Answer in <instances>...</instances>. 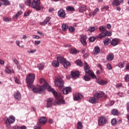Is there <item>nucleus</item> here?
I'll return each instance as SVG.
<instances>
[{"label":"nucleus","instance_id":"obj_1","mask_svg":"<svg viewBox=\"0 0 129 129\" xmlns=\"http://www.w3.org/2000/svg\"><path fill=\"white\" fill-rule=\"evenodd\" d=\"M43 83V85L40 86L39 88H37L36 87H33V92H42V91H44L46 88H48V91H49V92H52L56 100H57L56 102L57 105L65 104V100L64 99V97H63L61 94H58V93H57V92L55 91L54 89L51 88L49 86V84L47 83V82H46L44 79H41L40 83L42 84Z\"/></svg>","mask_w":129,"mask_h":129},{"label":"nucleus","instance_id":"obj_2","mask_svg":"<svg viewBox=\"0 0 129 129\" xmlns=\"http://www.w3.org/2000/svg\"><path fill=\"white\" fill-rule=\"evenodd\" d=\"M35 80V75L29 74L26 78V82L28 88H33V83Z\"/></svg>","mask_w":129,"mask_h":129},{"label":"nucleus","instance_id":"obj_3","mask_svg":"<svg viewBox=\"0 0 129 129\" xmlns=\"http://www.w3.org/2000/svg\"><path fill=\"white\" fill-rule=\"evenodd\" d=\"M31 8L34 9L36 11H39L43 9V7H41L40 0H33L32 3Z\"/></svg>","mask_w":129,"mask_h":129},{"label":"nucleus","instance_id":"obj_4","mask_svg":"<svg viewBox=\"0 0 129 129\" xmlns=\"http://www.w3.org/2000/svg\"><path fill=\"white\" fill-rule=\"evenodd\" d=\"M54 84L58 88H62L64 86V81L60 77L56 78L54 80Z\"/></svg>","mask_w":129,"mask_h":129},{"label":"nucleus","instance_id":"obj_5","mask_svg":"<svg viewBox=\"0 0 129 129\" xmlns=\"http://www.w3.org/2000/svg\"><path fill=\"white\" fill-rule=\"evenodd\" d=\"M107 122H108V120L105 116H102L98 118V125H100V126H103V125H105Z\"/></svg>","mask_w":129,"mask_h":129},{"label":"nucleus","instance_id":"obj_6","mask_svg":"<svg viewBox=\"0 0 129 129\" xmlns=\"http://www.w3.org/2000/svg\"><path fill=\"white\" fill-rule=\"evenodd\" d=\"M86 65L85 66L84 70L88 75L92 77L93 78H96V76H95V74L92 72L90 70V68L89 67V66L87 64V62H85Z\"/></svg>","mask_w":129,"mask_h":129},{"label":"nucleus","instance_id":"obj_7","mask_svg":"<svg viewBox=\"0 0 129 129\" xmlns=\"http://www.w3.org/2000/svg\"><path fill=\"white\" fill-rule=\"evenodd\" d=\"M94 97L97 98L98 101L99 99L102 98V97L106 98V97H107V95L105 94V93L102 91H99L94 94Z\"/></svg>","mask_w":129,"mask_h":129},{"label":"nucleus","instance_id":"obj_8","mask_svg":"<svg viewBox=\"0 0 129 129\" xmlns=\"http://www.w3.org/2000/svg\"><path fill=\"white\" fill-rule=\"evenodd\" d=\"M39 123L38 124V126L35 128V129H41V124H45L47 122V118L45 117L42 116L40 117L39 119Z\"/></svg>","mask_w":129,"mask_h":129},{"label":"nucleus","instance_id":"obj_9","mask_svg":"<svg viewBox=\"0 0 129 129\" xmlns=\"http://www.w3.org/2000/svg\"><path fill=\"white\" fill-rule=\"evenodd\" d=\"M15 117L14 116H10L9 118H7L6 121V123L8 126V127H10L11 126V123H14L15 120Z\"/></svg>","mask_w":129,"mask_h":129},{"label":"nucleus","instance_id":"obj_10","mask_svg":"<svg viewBox=\"0 0 129 129\" xmlns=\"http://www.w3.org/2000/svg\"><path fill=\"white\" fill-rule=\"evenodd\" d=\"M57 15L60 18H66V12L63 9H60L57 12Z\"/></svg>","mask_w":129,"mask_h":129},{"label":"nucleus","instance_id":"obj_11","mask_svg":"<svg viewBox=\"0 0 129 129\" xmlns=\"http://www.w3.org/2000/svg\"><path fill=\"white\" fill-rule=\"evenodd\" d=\"M86 39H87V37L86 36V35H81L80 41L82 45H83L84 46H86Z\"/></svg>","mask_w":129,"mask_h":129},{"label":"nucleus","instance_id":"obj_12","mask_svg":"<svg viewBox=\"0 0 129 129\" xmlns=\"http://www.w3.org/2000/svg\"><path fill=\"white\" fill-rule=\"evenodd\" d=\"M83 97V95L80 93H77L76 95L74 96V100L78 101V100H81V98Z\"/></svg>","mask_w":129,"mask_h":129},{"label":"nucleus","instance_id":"obj_13","mask_svg":"<svg viewBox=\"0 0 129 129\" xmlns=\"http://www.w3.org/2000/svg\"><path fill=\"white\" fill-rule=\"evenodd\" d=\"M79 72L78 71H72L71 76L72 78H78L79 77Z\"/></svg>","mask_w":129,"mask_h":129},{"label":"nucleus","instance_id":"obj_14","mask_svg":"<svg viewBox=\"0 0 129 129\" xmlns=\"http://www.w3.org/2000/svg\"><path fill=\"white\" fill-rule=\"evenodd\" d=\"M53 98H49L47 99V107H51L52 106V104H53Z\"/></svg>","mask_w":129,"mask_h":129},{"label":"nucleus","instance_id":"obj_15","mask_svg":"<svg viewBox=\"0 0 129 129\" xmlns=\"http://www.w3.org/2000/svg\"><path fill=\"white\" fill-rule=\"evenodd\" d=\"M72 89L70 87H67L62 90L63 94H68L69 92H71Z\"/></svg>","mask_w":129,"mask_h":129},{"label":"nucleus","instance_id":"obj_16","mask_svg":"<svg viewBox=\"0 0 129 129\" xmlns=\"http://www.w3.org/2000/svg\"><path fill=\"white\" fill-rule=\"evenodd\" d=\"M50 20H51V17H47L46 18V19L43 22L40 23V25H41V26H45V25H47V24H48V23L50 22Z\"/></svg>","mask_w":129,"mask_h":129},{"label":"nucleus","instance_id":"obj_17","mask_svg":"<svg viewBox=\"0 0 129 129\" xmlns=\"http://www.w3.org/2000/svg\"><path fill=\"white\" fill-rule=\"evenodd\" d=\"M14 97L17 100H21L22 95L19 92H16L14 93Z\"/></svg>","mask_w":129,"mask_h":129},{"label":"nucleus","instance_id":"obj_18","mask_svg":"<svg viewBox=\"0 0 129 129\" xmlns=\"http://www.w3.org/2000/svg\"><path fill=\"white\" fill-rule=\"evenodd\" d=\"M114 58V55L112 53H108V55L106 57V59L108 61H112Z\"/></svg>","mask_w":129,"mask_h":129},{"label":"nucleus","instance_id":"obj_19","mask_svg":"<svg viewBox=\"0 0 129 129\" xmlns=\"http://www.w3.org/2000/svg\"><path fill=\"white\" fill-rule=\"evenodd\" d=\"M57 60L58 62H59V63H61V64H63L66 61V59L61 55L57 57Z\"/></svg>","mask_w":129,"mask_h":129},{"label":"nucleus","instance_id":"obj_20","mask_svg":"<svg viewBox=\"0 0 129 129\" xmlns=\"http://www.w3.org/2000/svg\"><path fill=\"white\" fill-rule=\"evenodd\" d=\"M96 83L100 85H105L107 83V82L102 79H98L96 81Z\"/></svg>","mask_w":129,"mask_h":129},{"label":"nucleus","instance_id":"obj_21","mask_svg":"<svg viewBox=\"0 0 129 129\" xmlns=\"http://www.w3.org/2000/svg\"><path fill=\"white\" fill-rule=\"evenodd\" d=\"M89 101L91 103H97L98 100L94 95V97L90 98Z\"/></svg>","mask_w":129,"mask_h":129},{"label":"nucleus","instance_id":"obj_22","mask_svg":"<svg viewBox=\"0 0 129 129\" xmlns=\"http://www.w3.org/2000/svg\"><path fill=\"white\" fill-rule=\"evenodd\" d=\"M120 3H123V0H114L112 5L113 6H119L120 5Z\"/></svg>","mask_w":129,"mask_h":129},{"label":"nucleus","instance_id":"obj_23","mask_svg":"<svg viewBox=\"0 0 129 129\" xmlns=\"http://www.w3.org/2000/svg\"><path fill=\"white\" fill-rule=\"evenodd\" d=\"M110 42H111V40H110V38H106L103 41L104 45L105 46H108V45H109V43H110Z\"/></svg>","mask_w":129,"mask_h":129},{"label":"nucleus","instance_id":"obj_24","mask_svg":"<svg viewBox=\"0 0 129 129\" xmlns=\"http://www.w3.org/2000/svg\"><path fill=\"white\" fill-rule=\"evenodd\" d=\"M118 40L116 39H112L111 42V44L112 45V46H116V45H118Z\"/></svg>","mask_w":129,"mask_h":129},{"label":"nucleus","instance_id":"obj_25","mask_svg":"<svg viewBox=\"0 0 129 129\" xmlns=\"http://www.w3.org/2000/svg\"><path fill=\"white\" fill-rule=\"evenodd\" d=\"M100 52V48L98 46H96L94 48V55L96 56Z\"/></svg>","mask_w":129,"mask_h":129},{"label":"nucleus","instance_id":"obj_26","mask_svg":"<svg viewBox=\"0 0 129 129\" xmlns=\"http://www.w3.org/2000/svg\"><path fill=\"white\" fill-rule=\"evenodd\" d=\"M105 33L101 32L97 35V38H98V39H103V38H105Z\"/></svg>","mask_w":129,"mask_h":129},{"label":"nucleus","instance_id":"obj_27","mask_svg":"<svg viewBox=\"0 0 129 129\" xmlns=\"http://www.w3.org/2000/svg\"><path fill=\"white\" fill-rule=\"evenodd\" d=\"M68 28L69 26L68 25H67V24L64 23L62 25L61 28L62 31H64V32H66V31L68 30Z\"/></svg>","mask_w":129,"mask_h":129},{"label":"nucleus","instance_id":"obj_28","mask_svg":"<svg viewBox=\"0 0 129 129\" xmlns=\"http://www.w3.org/2000/svg\"><path fill=\"white\" fill-rule=\"evenodd\" d=\"M86 10H87V6H85L84 7H80L79 11L80 13H83V12H85Z\"/></svg>","mask_w":129,"mask_h":129},{"label":"nucleus","instance_id":"obj_29","mask_svg":"<svg viewBox=\"0 0 129 129\" xmlns=\"http://www.w3.org/2000/svg\"><path fill=\"white\" fill-rule=\"evenodd\" d=\"M44 67H45L44 63H41L37 65V68L39 70H43V69H44Z\"/></svg>","mask_w":129,"mask_h":129},{"label":"nucleus","instance_id":"obj_30","mask_svg":"<svg viewBox=\"0 0 129 129\" xmlns=\"http://www.w3.org/2000/svg\"><path fill=\"white\" fill-rule=\"evenodd\" d=\"M66 10L67 12H74L75 11V9L71 6H68L66 8Z\"/></svg>","mask_w":129,"mask_h":129},{"label":"nucleus","instance_id":"obj_31","mask_svg":"<svg viewBox=\"0 0 129 129\" xmlns=\"http://www.w3.org/2000/svg\"><path fill=\"white\" fill-rule=\"evenodd\" d=\"M25 4L26 6H28V7H32L31 0H25Z\"/></svg>","mask_w":129,"mask_h":129},{"label":"nucleus","instance_id":"obj_32","mask_svg":"<svg viewBox=\"0 0 129 129\" xmlns=\"http://www.w3.org/2000/svg\"><path fill=\"white\" fill-rule=\"evenodd\" d=\"M52 64L53 67H59V61L58 60H53Z\"/></svg>","mask_w":129,"mask_h":129},{"label":"nucleus","instance_id":"obj_33","mask_svg":"<svg viewBox=\"0 0 129 129\" xmlns=\"http://www.w3.org/2000/svg\"><path fill=\"white\" fill-rule=\"evenodd\" d=\"M70 53L71 54H73V55H75L77 54V49L76 48H71Z\"/></svg>","mask_w":129,"mask_h":129},{"label":"nucleus","instance_id":"obj_34","mask_svg":"<svg viewBox=\"0 0 129 129\" xmlns=\"http://www.w3.org/2000/svg\"><path fill=\"white\" fill-rule=\"evenodd\" d=\"M5 72H6V73L8 74H11V73H15L14 70L12 71L10 70L8 67L5 69Z\"/></svg>","mask_w":129,"mask_h":129},{"label":"nucleus","instance_id":"obj_35","mask_svg":"<svg viewBox=\"0 0 129 129\" xmlns=\"http://www.w3.org/2000/svg\"><path fill=\"white\" fill-rule=\"evenodd\" d=\"M111 113L113 115H118V111L116 109H113L111 110Z\"/></svg>","mask_w":129,"mask_h":129},{"label":"nucleus","instance_id":"obj_36","mask_svg":"<svg viewBox=\"0 0 129 129\" xmlns=\"http://www.w3.org/2000/svg\"><path fill=\"white\" fill-rule=\"evenodd\" d=\"M23 14V12H22V11H19L16 15L15 16H13V19H18V17H20V16H21V15Z\"/></svg>","mask_w":129,"mask_h":129},{"label":"nucleus","instance_id":"obj_37","mask_svg":"<svg viewBox=\"0 0 129 129\" xmlns=\"http://www.w3.org/2000/svg\"><path fill=\"white\" fill-rule=\"evenodd\" d=\"M83 128V125H82V122L79 121L78 122L77 129H82Z\"/></svg>","mask_w":129,"mask_h":129},{"label":"nucleus","instance_id":"obj_38","mask_svg":"<svg viewBox=\"0 0 129 129\" xmlns=\"http://www.w3.org/2000/svg\"><path fill=\"white\" fill-rule=\"evenodd\" d=\"M125 64V61H123L122 62H119L118 64V67H119V68H123V67H124Z\"/></svg>","mask_w":129,"mask_h":129},{"label":"nucleus","instance_id":"obj_39","mask_svg":"<svg viewBox=\"0 0 129 129\" xmlns=\"http://www.w3.org/2000/svg\"><path fill=\"white\" fill-rule=\"evenodd\" d=\"M99 30L100 32H106V27L101 26L99 27Z\"/></svg>","mask_w":129,"mask_h":129},{"label":"nucleus","instance_id":"obj_40","mask_svg":"<svg viewBox=\"0 0 129 129\" xmlns=\"http://www.w3.org/2000/svg\"><path fill=\"white\" fill-rule=\"evenodd\" d=\"M64 68H67L70 65V62L66 60L64 63H62Z\"/></svg>","mask_w":129,"mask_h":129},{"label":"nucleus","instance_id":"obj_41","mask_svg":"<svg viewBox=\"0 0 129 129\" xmlns=\"http://www.w3.org/2000/svg\"><path fill=\"white\" fill-rule=\"evenodd\" d=\"M2 1H3L2 2L4 3H3V5H4V6H9L11 5V3L8 0H2Z\"/></svg>","mask_w":129,"mask_h":129},{"label":"nucleus","instance_id":"obj_42","mask_svg":"<svg viewBox=\"0 0 129 129\" xmlns=\"http://www.w3.org/2000/svg\"><path fill=\"white\" fill-rule=\"evenodd\" d=\"M96 29H97V27H90V29H89V32H90V33H92L93 32H94V31H95V30H96Z\"/></svg>","mask_w":129,"mask_h":129},{"label":"nucleus","instance_id":"obj_43","mask_svg":"<svg viewBox=\"0 0 129 129\" xmlns=\"http://www.w3.org/2000/svg\"><path fill=\"white\" fill-rule=\"evenodd\" d=\"M111 124H112V125H115L116 124V123H117V121H116V119L115 118H113L111 120Z\"/></svg>","mask_w":129,"mask_h":129},{"label":"nucleus","instance_id":"obj_44","mask_svg":"<svg viewBox=\"0 0 129 129\" xmlns=\"http://www.w3.org/2000/svg\"><path fill=\"white\" fill-rule=\"evenodd\" d=\"M14 62L17 65V67L18 68V69H20V66H19V61L17 59H14Z\"/></svg>","mask_w":129,"mask_h":129},{"label":"nucleus","instance_id":"obj_45","mask_svg":"<svg viewBox=\"0 0 129 129\" xmlns=\"http://www.w3.org/2000/svg\"><path fill=\"white\" fill-rule=\"evenodd\" d=\"M76 63L78 66H82V62H81V60L78 59L76 61Z\"/></svg>","mask_w":129,"mask_h":129},{"label":"nucleus","instance_id":"obj_46","mask_svg":"<svg viewBox=\"0 0 129 129\" xmlns=\"http://www.w3.org/2000/svg\"><path fill=\"white\" fill-rule=\"evenodd\" d=\"M95 40H96V38H95L94 36L90 37L89 39V41L90 42H94V41H95Z\"/></svg>","mask_w":129,"mask_h":129},{"label":"nucleus","instance_id":"obj_47","mask_svg":"<svg viewBox=\"0 0 129 129\" xmlns=\"http://www.w3.org/2000/svg\"><path fill=\"white\" fill-rule=\"evenodd\" d=\"M99 12V9L98 8H96L94 10V11L93 12V16H95L96 14H97V12Z\"/></svg>","mask_w":129,"mask_h":129},{"label":"nucleus","instance_id":"obj_48","mask_svg":"<svg viewBox=\"0 0 129 129\" xmlns=\"http://www.w3.org/2000/svg\"><path fill=\"white\" fill-rule=\"evenodd\" d=\"M35 46H38V45H40L41 44V41L40 40H35L33 43Z\"/></svg>","mask_w":129,"mask_h":129},{"label":"nucleus","instance_id":"obj_49","mask_svg":"<svg viewBox=\"0 0 129 129\" xmlns=\"http://www.w3.org/2000/svg\"><path fill=\"white\" fill-rule=\"evenodd\" d=\"M106 67L108 70H111V69H112V67H111V64H110V63H107Z\"/></svg>","mask_w":129,"mask_h":129},{"label":"nucleus","instance_id":"obj_50","mask_svg":"<svg viewBox=\"0 0 129 129\" xmlns=\"http://www.w3.org/2000/svg\"><path fill=\"white\" fill-rule=\"evenodd\" d=\"M70 32H75V28L73 26H70L69 28Z\"/></svg>","mask_w":129,"mask_h":129},{"label":"nucleus","instance_id":"obj_51","mask_svg":"<svg viewBox=\"0 0 129 129\" xmlns=\"http://www.w3.org/2000/svg\"><path fill=\"white\" fill-rule=\"evenodd\" d=\"M84 79L85 80V81H89L90 80V77L86 75L84 76Z\"/></svg>","mask_w":129,"mask_h":129},{"label":"nucleus","instance_id":"obj_52","mask_svg":"<svg viewBox=\"0 0 129 129\" xmlns=\"http://www.w3.org/2000/svg\"><path fill=\"white\" fill-rule=\"evenodd\" d=\"M111 32L110 31H106V32L105 33V36L106 37V36H111Z\"/></svg>","mask_w":129,"mask_h":129},{"label":"nucleus","instance_id":"obj_53","mask_svg":"<svg viewBox=\"0 0 129 129\" xmlns=\"http://www.w3.org/2000/svg\"><path fill=\"white\" fill-rule=\"evenodd\" d=\"M37 51L36 49H30V50H28V53H29V54H31V53L32 54L35 53V52H36Z\"/></svg>","mask_w":129,"mask_h":129},{"label":"nucleus","instance_id":"obj_54","mask_svg":"<svg viewBox=\"0 0 129 129\" xmlns=\"http://www.w3.org/2000/svg\"><path fill=\"white\" fill-rule=\"evenodd\" d=\"M32 37V38H33V39H37V40H39V39H40V36L38 35H33Z\"/></svg>","mask_w":129,"mask_h":129},{"label":"nucleus","instance_id":"obj_55","mask_svg":"<svg viewBox=\"0 0 129 129\" xmlns=\"http://www.w3.org/2000/svg\"><path fill=\"white\" fill-rule=\"evenodd\" d=\"M125 81H129V75L128 74L125 75Z\"/></svg>","mask_w":129,"mask_h":129},{"label":"nucleus","instance_id":"obj_56","mask_svg":"<svg viewBox=\"0 0 129 129\" xmlns=\"http://www.w3.org/2000/svg\"><path fill=\"white\" fill-rule=\"evenodd\" d=\"M11 19L10 18H7V17H5L4 18V21H5V22H10L11 21Z\"/></svg>","mask_w":129,"mask_h":129},{"label":"nucleus","instance_id":"obj_57","mask_svg":"<svg viewBox=\"0 0 129 129\" xmlns=\"http://www.w3.org/2000/svg\"><path fill=\"white\" fill-rule=\"evenodd\" d=\"M121 86H122V84H121V83L118 84L116 85V87L117 88H120V87H121Z\"/></svg>","mask_w":129,"mask_h":129},{"label":"nucleus","instance_id":"obj_58","mask_svg":"<svg viewBox=\"0 0 129 129\" xmlns=\"http://www.w3.org/2000/svg\"><path fill=\"white\" fill-rule=\"evenodd\" d=\"M14 79L16 83H17L18 84H20V81H19V80H18L17 78H15Z\"/></svg>","mask_w":129,"mask_h":129},{"label":"nucleus","instance_id":"obj_59","mask_svg":"<svg viewBox=\"0 0 129 129\" xmlns=\"http://www.w3.org/2000/svg\"><path fill=\"white\" fill-rule=\"evenodd\" d=\"M37 33L40 35L41 36H42V37H44V33L40 31H37Z\"/></svg>","mask_w":129,"mask_h":129},{"label":"nucleus","instance_id":"obj_60","mask_svg":"<svg viewBox=\"0 0 129 129\" xmlns=\"http://www.w3.org/2000/svg\"><path fill=\"white\" fill-rule=\"evenodd\" d=\"M126 109L127 111H129V102L126 103Z\"/></svg>","mask_w":129,"mask_h":129},{"label":"nucleus","instance_id":"obj_61","mask_svg":"<svg viewBox=\"0 0 129 129\" xmlns=\"http://www.w3.org/2000/svg\"><path fill=\"white\" fill-rule=\"evenodd\" d=\"M0 64L1 65H4L5 64V61H4L2 59H0Z\"/></svg>","mask_w":129,"mask_h":129},{"label":"nucleus","instance_id":"obj_62","mask_svg":"<svg viewBox=\"0 0 129 129\" xmlns=\"http://www.w3.org/2000/svg\"><path fill=\"white\" fill-rule=\"evenodd\" d=\"M19 129H27V127L25 125H23L21 127H20Z\"/></svg>","mask_w":129,"mask_h":129},{"label":"nucleus","instance_id":"obj_63","mask_svg":"<svg viewBox=\"0 0 129 129\" xmlns=\"http://www.w3.org/2000/svg\"><path fill=\"white\" fill-rule=\"evenodd\" d=\"M126 70H129V63H128L126 64Z\"/></svg>","mask_w":129,"mask_h":129},{"label":"nucleus","instance_id":"obj_64","mask_svg":"<svg viewBox=\"0 0 129 129\" xmlns=\"http://www.w3.org/2000/svg\"><path fill=\"white\" fill-rule=\"evenodd\" d=\"M13 128H14V129H20V127L18 125H16V126H14L13 127Z\"/></svg>","mask_w":129,"mask_h":129}]
</instances>
